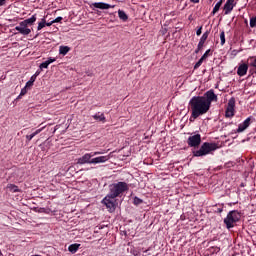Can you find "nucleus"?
I'll return each instance as SVG.
<instances>
[{
  "label": "nucleus",
  "mask_w": 256,
  "mask_h": 256,
  "mask_svg": "<svg viewBox=\"0 0 256 256\" xmlns=\"http://www.w3.org/2000/svg\"><path fill=\"white\" fill-rule=\"evenodd\" d=\"M191 111L189 118L190 123H193L196 119H199L202 115L209 113L210 106L206 104L205 97L194 96L188 103Z\"/></svg>",
  "instance_id": "obj_1"
},
{
  "label": "nucleus",
  "mask_w": 256,
  "mask_h": 256,
  "mask_svg": "<svg viewBox=\"0 0 256 256\" xmlns=\"http://www.w3.org/2000/svg\"><path fill=\"white\" fill-rule=\"evenodd\" d=\"M240 219L241 213H239L237 210H233L227 214V217L224 219V223L227 229H233V227H235L234 223H237V221H240Z\"/></svg>",
  "instance_id": "obj_5"
},
{
  "label": "nucleus",
  "mask_w": 256,
  "mask_h": 256,
  "mask_svg": "<svg viewBox=\"0 0 256 256\" xmlns=\"http://www.w3.org/2000/svg\"><path fill=\"white\" fill-rule=\"evenodd\" d=\"M53 20L51 22H46V27H51V25H53Z\"/></svg>",
  "instance_id": "obj_40"
},
{
  "label": "nucleus",
  "mask_w": 256,
  "mask_h": 256,
  "mask_svg": "<svg viewBox=\"0 0 256 256\" xmlns=\"http://www.w3.org/2000/svg\"><path fill=\"white\" fill-rule=\"evenodd\" d=\"M217 251H220V248L219 247H216Z\"/></svg>",
  "instance_id": "obj_44"
},
{
  "label": "nucleus",
  "mask_w": 256,
  "mask_h": 256,
  "mask_svg": "<svg viewBox=\"0 0 256 256\" xmlns=\"http://www.w3.org/2000/svg\"><path fill=\"white\" fill-rule=\"evenodd\" d=\"M110 157L109 156H99L92 158L91 160V165H98L99 163H107L109 161Z\"/></svg>",
  "instance_id": "obj_13"
},
{
  "label": "nucleus",
  "mask_w": 256,
  "mask_h": 256,
  "mask_svg": "<svg viewBox=\"0 0 256 256\" xmlns=\"http://www.w3.org/2000/svg\"><path fill=\"white\" fill-rule=\"evenodd\" d=\"M18 99H21V96H18Z\"/></svg>",
  "instance_id": "obj_45"
},
{
  "label": "nucleus",
  "mask_w": 256,
  "mask_h": 256,
  "mask_svg": "<svg viewBox=\"0 0 256 256\" xmlns=\"http://www.w3.org/2000/svg\"><path fill=\"white\" fill-rule=\"evenodd\" d=\"M202 97H204V101L208 106H210V108H211V103H213V101L215 103H217L218 101L217 94H215V91L213 89L208 90L206 93H204Z\"/></svg>",
  "instance_id": "obj_7"
},
{
  "label": "nucleus",
  "mask_w": 256,
  "mask_h": 256,
  "mask_svg": "<svg viewBox=\"0 0 256 256\" xmlns=\"http://www.w3.org/2000/svg\"><path fill=\"white\" fill-rule=\"evenodd\" d=\"M202 29L203 27H200L197 31H196V35L199 37L202 33Z\"/></svg>",
  "instance_id": "obj_37"
},
{
  "label": "nucleus",
  "mask_w": 256,
  "mask_h": 256,
  "mask_svg": "<svg viewBox=\"0 0 256 256\" xmlns=\"http://www.w3.org/2000/svg\"><path fill=\"white\" fill-rule=\"evenodd\" d=\"M40 74H41V71L37 70V71L35 72V74L32 75V77H35V79H37V77H39Z\"/></svg>",
  "instance_id": "obj_36"
},
{
  "label": "nucleus",
  "mask_w": 256,
  "mask_h": 256,
  "mask_svg": "<svg viewBox=\"0 0 256 256\" xmlns=\"http://www.w3.org/2000/svg\"><path fill=\"white\" fill-rule=\"evenodd\" d=\"M219 146L217 143H209L204 142L199 150L193 151L194 157H205V155H209V153H212V151H217Z\"/></svg>",
  "instance_id": "obj_4"
},
{
  "label": "nucleus",
  "mask_w": 256,
  "mask_h": 256,
  "mask_svg": "<svg viewBox=\"0 0 256 256\" xmlns=\"http://www.w3.org/2000/svg\"><path fill=\"white\" fill-rule=\"evenodd\" d=\"M93 7H95L96 9H111V4L105 3V2H95L93 3Z\"/></svg>",
  "instance_id": "obj_15"
},
{
  "label": "nucleus",
  "mask_w": 256,
  "mask_h": 256,
  "mask_svg": "<svg viewBox=\"0 0 256 256\" xmlns=\"http://www.w3.org/2000/svg\"><path fill=\"white\" fill-rule=\"evenodd\" d=\"M102 203L108 208L109 213H114V211L117 209V200L109 196V194H107L102 200Z\"/></svg>",
  "instance_id": "obj_6"
},
{
  "label": "nucleus",
  "mask_w": 256,
  "mask_h": 256,
  "mask_svg": "<svg viewBox=\"0 0 256 256\" xmlns=\"http://www.w3.org/2000/svg\"><path fill=\"white\" fill-rule=\"evenodd\" d=\"M233 7H235V0H227L223 8L225 15H229L233 11Z\"/></svg>",
  "instance_id": "obj_12"
},
{
  "label": "nucleus",
  "mask_w": 256,
  "mask_h": 256,
  "mask_svg": "<svg viewBox=\"0 0 256 256\" xmlns=\"http://www.w3.org/2000/svg\"><path fill=\"white\" fill-rule=\"evenodd\" d=\"M35 81H37V78H35V76H31L30 80L26 83V87H33Z\"/></svg>",
  "instance_id": "obj_24"
},
{
  "label": "nucleus",
  "mask_w": 256,
  "mask_h": 256,
  "mask_svg": "<svg viewBox=\"0 0 256 256\" xmlns=\"http://www.w3.org/2000/svg\"><path fill=\"white\" fill-rule=\"evenodd\" d=\"M204 45H205V44L199 42V43H198V46H197L198 50L203 49V46H204Z\"/></svg>",
  "instance_id": "obj_38"
},
{
  "label": "nucleus",
  "mask_w": 256,
  "mask_h": 256,
  "mask_svg": "<svg viewBox=\"0 0 256 256\" xmlns=\"http://www.w3.org/2000/svg\"><path fill=\"white\" fill-rule=\"evenodd\" d=\"M23 95H27V86L21 89L20 97H23Z\"/></svg>",
  "instance_id": "obj_30"
},
{
  "label": "nucleus",
  "mask_w": 256,
  "mask_h": 256,
  "mask_svg": "<svg viewBox=\"0 0 256 256\" xmlns=\"http://www.w3.org/2000/svg\"><path fill=\"white\" fill-rule=\"evenodd\" d=\"M71 51L69 46H60L59 53L60 55H67Z\"/></svg>",
  "instance_id": "obj_19"
},
{
  "label": "nucleus",
  "mask_w": 256,
  "mask_h": 256,
  "mask_svg": "<svg viewBox=\"0 0 256 256\" xmlns=\"http://www.w3.org/2000/svg\"><path fill=\"white\" fill-rule=\"evenodd\" d=\"M220 41L221 45H225V31L220 33Z\"/></svg>",
  "instance_id": "obj_29"
},
{
  "label": "nucleus",
  "mask_w": 256,
  "mask_h": 256,
  "mask_svg": "<svg viewBox=\"0 0 256 256\" xmlns=\"http://www.w3.org/2000/svg\"><path fill=\"white\" fill-rule=\"evenodd\" d=\"M133 203H134V205H141V203H143V200H141V198L135 196Z\"/></svg>",
  "instance_id": "obj_27"
},
{
  "label": "nucleus",
  "mask_w": 256,
  "mask_h": 256,
  "mask_svg": "<svg viewBox=\"0 0 256 256\" xmlns=\"http://www.w3.org/2000/svg\"><path fill=\"white\" fill-rule=\"evenodd\" d=\"M118 17L121 21H127V19H129V16H127V13L123 10H118Z\"/></svg>",
  "instance_id": "obj_20"
},
{
  "label": "nucleus",
  "mask_w": 256,
  "mask_h": 256,
  "mask_svg": "<svg viewBox=\"0 0 256 256\" xmlns=\"http://www.w3.org/2000/svg\"><path fill=\"white\" fill-rule=\"evenodd\" d=\"M46 61H48V64L51 65V63H55V61H57V58L49 57Z\"/></svg>",
  "instance_id": "obj_33"
},
{
  "label": "nucleus",
  "mask_w": 256,
  "mask_h": 256,
  "mask_svg": "<svg viewBox=\"0 0 256 256\" xmlns=\"http://www.w3.org/2000/svg\"><path fill=\"white\" fill-rule=\"evenodd\" d=\"M79 247H81V244H77V243H75V244H71L69 247H68V251L70 252V253H75L76 251H79Z\"/></svg>",
  "instance_id": "obj_18"
},
{
  "label": "nucleus",
  "mask_w": 256,
  "mask_h": 256,
  "mask_svg": "<svg viewBox=\"0 0 256 256\" xmlns=\"http://www.w3.org/2000/svg\"><path fill=\"white\" fill-rule=\"evenodd\" d=\"M187 143L189 147H199L201 145V134L189 136Z\"/></svg>",
  "instance_id": "obj_9"
},
{
  "label": "nucleus",
  "mask_w": 256,
  "mask_h": 256,
  "mask_svg": "<svg viewBox=\"0 0 256 256\" xmlns=\"http://www.w3.org/2000/svg\"><path fill=\"white\" fill-rule=\"evenodd\" d=\"M92 157H93V154L91 153L84 154L82 157L78 158L77 165H85V164L91 165Z\"/></svg>",
  "instance_id": "obj_10"
},
{
  "label": "nucleus",
  "mask_w": 256,
  "mask_h": 256,
  "mask_svg": "<svg viewBox=\"0 0 256 256\" xmlns=\"http://www.w3.org/2000/svg\"><path fill=\"white\" fill-rule=\"evenodd\" d=\"M5 1L6 0H0V7H3V5H5Z\"/></svg>",
  "instance_id": "obj_41"
},
{
  "label": "nucleus",
  "mask_w": 256,
  "mask_h": 256,
  "mask_svg": "<svg viewBox=\"0 0 256 256\" xmlns=\"http://www.w3.org/2000/svg\"><path fill=\"white\" fill-rule=\"evenodd\" d=\"M191 3H199V0H190Z\"/></svg>",
  "instance_id": "obj_42"
},
{
  "label": "nucleus",
  "mask_w": 256,
  "mask_h": 256,
  "mask_svg": "<svg viewBox=\"0 0 256 256\" xmlns=\"http://www.w3.org/2000/svg\"><path fill=\"white\" fill-rule=\"evenodd\" d=\"M40 69H48L49 68V62L46 60L45 62H42L39 66Z\"/></svg>",
  "instance_id": "obj_26"
},
{
  "label": "nucleus",
  "mask_w": 256,
  "mask_h": 256,
  "mask_svg": "<svg viewBox=\"0 0 256 256\" xmlns=\"http://www.w3.org/2000/svg\"><path fill=\"white\" fill-rule=\"evenodd\" d=\"M46 27V20L42 18L41 21L38 23L37 31H41V29Z\"/></svg>",
  "instance_id": "obj_23"
},
{
  "label": "nucleus",
  "mask_w": 256,
  "mask_h": 256,
  "mask_svg": "<svg viewBox=\"0 0 256 256\" xmlns=\"http://www.w3.org/2000/svg\"><path fill=\"white\" fill-rule=\"evenodd\" d=\"M90 155H93V157H95V155H101V152H91Z\"/></svg>",
  "instance_id": "obj_39"
},
{
  "label": "nucleus",
  "mask_w": 256,
  "mask_h": 256,
  "mask_svg": "<svg viewBox=\"0 0 256 256\" xmlns=\"http://www.w3.org/2000/svg\"><path fill=\"white\" fill-rule=\"evenodd\" d=\"M53 23H61V21H63V17L59 16L56 19L52 20Z\"/></svg>",
  "instance_id": "obj_34"
},
{
  "label": "nucleus",
  "mask_w": 256,
  "mask_h": 256,
  "mask_svg": "<svg viewBox=\"0 0 256 256\" xmlns=\"http://www.w3.org/2000/svg\"><path fill=\"white\" fill-rule=\"evenodd\" d=\"M247 71H249V65L247 63L239 64L237 69V75L239 77H245V75H247Z\"/></svg>",
  "instance_id": "obj_11"
},
{
  "label": "nucleus",
  "mask_w": 256,
  "mask_h": 256,
  "mask_svg": "<svg viewBox=\"0 0 256 256\" xmlns=\"http://www.w3.org/2000/svg\"><path fill=\"white\" fill-rule=\"evenodd\" d=\"M46 126H43L39 129H37L35 132H33V135L36 136V135H39V133H41V131H43L45 129Z\"/></svg>",
  "instance_id": "obj_31"
},
{
  "label": "nucleus",
  "mask_w": 256,
  "mask_h": 256,
  "mask_svg": "<svg viewBox=\"0 0 256 256\" xmlns=\"http://www.w3.org/2000/svg\"><path fill=\"white\" fill-rule=\"evenodd\" d=\"M199 51H201V50H199V48L197 47V49L195 50V53L197 54V53H199Z\"/></svg>",
  "instance_id": "obj_43"
},
{
  "label": "nucleus",
  "mask_w": 256,
  "mask_h": 256,
  "mask_svg": "<svg viewBox=\"0 0 256 256\" xmlns=\"http://www.w3.org/2000/svg\"><path fill=\"white\" fill-rule=\"evenodd\" d=\"M250 125H251V118H247L246 120H244L242 124H239L237 133H243V131H245V129H247Z\"/></svg>",
  "instance_id": "obj_14"
},
{
  "label": "nucleus",
  "mask_w": 256,
  "mask_h": 256,
  "mask_svg": "<svg viewBox=\"0 0 256 256\" xmlns=\"http://www.w3.org/2000/svg\"><path fill=\"white\" fill-rule=\"evenodd\" d=\"M33 137H35V135H33V133L30 135H26L27 141H31L33 139Z\"/></svg>",
  "instance_id": "obj_35"
},
{
  "label": "nucleus",
  "mask_w": 256,
  "mask_h": 256,
  "mask_svg": "<svg viewBox=\"0 0 256 256\" xmlns=\"http://www.w3.org/2000/svg\"><path fill=\"white\" fill-rule=\"evenodd\" d=\"M93 119H95L96 121H101L102 123H105V121H106L105 114L100 113V112L93 115Z\"/></svg>",
  "instance_id": "obj_17"
},
{
  "label": "nucleus",
  "mask_w": 256,
  "mask_h": 256,
  "mask_svg": "<svg viewBox=\"0 0 256 256\" xmlns=\"http://www.w3.org/2000/svg\"><path fill=\"white\" fill-rule=\"evenodd\" d=\"M209 30H207L205 33H203V35L200 38L199 43H202L205 45V41H207V39L209 38Z\"/></svg>",
  "instance_id": "obj_22"
},
{
  "label": "nucleus",
  "mask_w": 256,
  "mask_h": 256,
  "mask_svg": "<svg viewBox=\"0 0 256 256\" xmlns=\"http://www.w3.org/2000/svg\"><path fill=\"white\" fill-rule=\"evenodd\" d=\"M209 53H211V49H208L203 55H202V59H207V57H209Z\"/></svg>",
  "instance_id": "obj_32"
},
{
  "label": "nucleus",
  "mask_w": 256,
  "mask_h": 256,
  "mask_svg": "<svg viewBox=\"0 0 256 256\" xmlns=\"http://www.w3.org/2000/svg\"><path fill=\"white\" fill-rule=\"evenodd\" d=\"M129 191V184L127 182H117L109 185L108 195L114 199L117 197H123V193Z\"/></svg>",
  "instance_id": "obj_3"
},
{
  "label": "nucleus",
  "mask_w": 256,
  "mask_h": 256,
  "mask_svg": "<svg viewBox=\"0 0 256 256\" xmlns=\"http://www.w3.org/2000/svg\"><path fill=\"white\" fill-rule=\"evenodd\" d=\"M235 116V98H230L225 111V117L231 118Z\"/></svg>",
  "instance_id": "obj_8"
},
{
  "label": "nucleus",
  "mask_w": 256,
  "mask_h": 256,
  "mask_svg": "<svg viewBox=\"0 0 256 256\" xmlns=\"http://www.w3.org/2000/svg\"><path fill=\"white\" fill-rule=\"evenodd\" d=\"M221 5H223V0H220L219 2L216 3V5L213 8L212 15H215L221 9Z\"/></svg>",
  "instance_id": "obj_21"
},
{
  "label": "nucleus",
  "mask_w": 256,
  "mask_h": 256,
  "mask_svg": "<svg viewBox=\"0 0 256 256\" xmlns=\"http://www.w3.org/2000/svg\"><path fill=\"white\" fill-rule=\"evenodd\" d=\"M205 61V59L203 57H201L198 62L194 65V69H199L200 65H203V62Z\"/></svg>",
  "instance_id": "obj_25"
},
{
  "label": "nucleus",
  "mask_w": 256,
  "mask_h": 256,
  "mask_svg": "<svg viewBox=\"0 0 256 256\" xmlns=\"http://www.w3.org/2000/svg\"><path fill=\"white\" fill-rule=\"evenodd\" d=\"M35 21H37V14L32 15V17L21 21L18 26L15 27V31H18L20 35L27 37V35H31V28L35 25Z\"/></svg>",
  "instance_id": "obj_2"
},
{
  "label": "nucleus",
  "mask_w": 256,
  "mask_h": 256,
  "mask_svg": "<svg viewBox=\"0 0 256 256\" xmlns=\"http://www.w3.org/2000/svg\"><path fill=\"white\" fill-rule=\"evenodd\" d=\"M250 27L253 29L256 27V16L250 18Z\"/></svg>",
  "instance_id": "obj_28"
},
{
  "label": "nucleus",
  "mask_w": 256,
  "mask_h": 256,
  "mask_svg": "<svg viewBox=\"0 0 256 256\" xmlns=\"http://www.w3.org/2000/svg\"><path fill=\"white\" fill-rule=\"evenodd\" d=\"M7 189H9L11 193H21V189H19V186L15 184H8Z\"/></svg>",
  "instance_id": "obj_16"
}]
</instances>
